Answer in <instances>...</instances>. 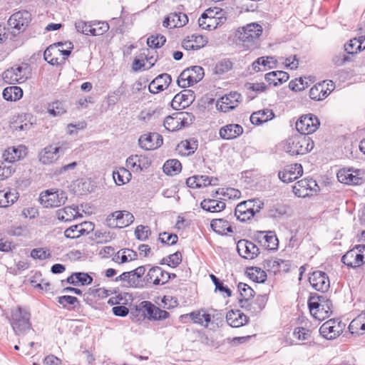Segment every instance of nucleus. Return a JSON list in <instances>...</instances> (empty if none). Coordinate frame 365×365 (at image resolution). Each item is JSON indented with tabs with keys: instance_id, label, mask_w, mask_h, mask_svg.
<instances>
[{
	"instance_id": "29",
	"label": "nucleus",
	"mask_w": 365,
	"mask_h": 365,
	"mask_svg": "<svg viewBox=\"0 0 365 365\" xmlns=\"http://www.w3.org/2000/svg\"><path fill=\"white\" fill-rule=\"evenodd\" d=\"M329 84L327 83V86ZM331 93V90L326 88L325 82L314 85L309 90V97L314 101H322L326 98Z\"/></svg>"
},
{
	"instance_id": "2",
	"label": "nucleus",
	"mask_w": 365,
	"mask_h": 365,
	"mask_svg": "<svg viewBox=\"0 0 365 365\" xmlns=\"http://www.w3.org/2000/svg\"><path fill=\"white\" fill-rule=\"evenodd\" d=\"M11 326L16 335H24L34 331L31 329L30 323V314L21 307L12 312Z\"/></svg>"
},
{
	"instance_id": "37",
	"label": "nucleus",
	"mask_w": 365,
	"mask_h": 365,
	"mask_svg": "<svg viewBox=\"0 0 365 365\" xmlns=\"http://www.w3.org/2000/svg\"><path fill=\"white\" fill-rule=\"evenodd\" d=\"M210 226L215 232L222 235L233 232L229 222L224 219L212 220Z\"/></svg>"
},
{
	"instance_id": "51",
	"label": "nucleus",
	"mask_w": 365,
	"mask_h": 365,
	"mask_svg": "<svg viewBox=\"0 0 365 365\" xmlns=\"http://www.w3.org/2000/svg\"><path fill=\"white\" fill-rule=\"evenodd\" d=\"M165 41L166 38L163 35L158 34L149 37L147 39V44L150 48L153 49L163 46Z\"/></svg>"
},
{
	"instance_id": "43",
	"label": "nucleus",
	"mask_w": 365,
	"mask_h": 365,
	"mask_svg": "<svg viewBox=\"0 0 365 365\" xmlns=\"http://www.w3.org/2000/svg\"><path fill=\"white\" fill-rule=\"evenodd\" d=\"M131 177L130 171L124 168H120L113 172V178L118 185H124L129 182Z\"/></svg>"
},
{
	"instance_id": "40",
	"label": "nucleus",
	"mask_w": 365,
	"mask_h": 365,
	"mask_svg": "<svg viewBox=\"0 0 365 365\" xmlns=\"http://www.w3.org/2000/svg\"><path fill=\"white\" fill-rule=\"evenodd\" d=\"M19 198V194L16 190H0V207H7Z\"/></svg>"
},
{
	"instance_id": "31",
	"label": "nucleus",
	"mask_w": 365,
	"mask_h": 365,
	"mask_svg": "<svg viewBox=\"0 0 365 365\" xmlns=\"http://www.w3.org/2000/svg\"><path fill=\"white\" fill-rule=\"evenodd\" d=\"M197 140L195 138H190L181 141L177 146V150L182 155H190L197 149Z\"/></svg>"
},
{
	"instance_id": "61",
	"label": "nucleus",
	"mask_w": 365,
	"mask_h": 365,
	"mask_svg": "<svg viewBox=\"0 0 365 365\" xmlns=\"http://www.w3.org/2000/svg\"><path fill=\"white\" fill-rule=\"evenodd\" d=\"M2 158L4 161L7 164H10L19 160V155H16L15 147L9 148L7 150H6L3 153Z\"/></svg>"
},
{
	"instance_id": "23",
	"label": "nucleus",
	"mask_w": 365,
	"mask_h": 365,
	"mask_svg": "<svg viewBox=\"0 0 365 365\" xmlns=\"http://www.w3.org/2000/svg\"><path fill=\"white\" fill-rule=\"evenodd\" d=\"M237 287L240 294V298H239L240 307L246 310H252V305L249 303V300L254 297V290L247 284L242 282H240Z\"/></svg>"
},
{
	"instance_id": "24",
	"label": "nucleus",
	"mask_w": 365,
	"mask_h": 365,
	"mask_svg": "<svg viewBox=\"0 0 365 365\" xmlns=\"http://www.w3.org/2000/svg\"><path fill=\"white\" fill-rule=\"evenodd\" d=\"M171 76L168 73H163L154 78L148 86L149 91L152 93H158L166 89L171 83Z\"/></svg>"
},
{
	"instance_id": "38",
	"label": "nucleus",
	"mask_w": 365,
	"mask_h": 365,
	"mask_svg": "<svg viewBox=\"0 0 365 365\" xmlns=\"http://www.w3.org/2000/svg\"><path fill=\"white\" fill-rule=\"evenodd\" d=\"M137 252L130 249H122L115 255L113 260L118 263H125L133 261L137 258Z\"/></svg>"
},
{
	"instance_id": "9",
	"label": "nucleus",
	"mask_w": 365,
	"mask_h": 365,
	"mask_svg": "<svg viewBox=\"0 0 365 365\" xmlns=\"http://www.w3.org/2000/svg\"><path fill=\"white\" fill-rule=\"evenodd\" d=\"M320 125L319 119L312 113L300 117L296 122V129L300 135H308L315 132Z\"/></svg>"
},
{
	"instance_id": "35",
	"label": "nucleus",
	"mask_w": 365,
	"mask_h": 365,
	"mask_svg": "<svg viewBox=\"0 0 365 365\" xmlns=\"http://www.w3.org/2000/svg\"><path fill=\"white\" fill-rule=\"evenodd\" d=\"M264 78L269 84L278 86L288 81L289 74L282 71H272L267 73Z\"/></svg>"
},
{
	"instance_id": "63",
	"label": "nucleus",
	"mask_w": 365,
	"mask_h": 365,
	"mask_svg": "<svg viewBox=\"0 0 365 365\" xmlns=\"http://www.w3.org/2000/svg\"><path fill=\"white\" fill-rule=\"evenodd\" d=\"M94 235L97 243H106L113 238V234L103 230H96Z\"/></svg>"
},
{
	"instance_id": "36",
	"label": "nucleus",
	"mask_w": 365,
	"mask_h": 365,
	"mask_svg": "<svg viewBox=\"0 0 365 365\" xmlns=\"http://www.w3.org/2000/svg\"><path fill=\"white\" fill-rule=\"evenodd\" d=\"M201 207L210 212H218L225 208V203L215 199H205L200 203Z\"/></svg>"
},
{
	"instance_id": "4",
	"label": "nucleus",
	"mask_w": 365,
	"mask_h": 365,
	"mask_svg": "<svg viewBox=\"0 0 365 365\" xmlns=\"http://www.w3.org/2000/svg\"><path fill=\"white\" fill-rule=\"evenodd\" d=\"M341 262L346 266L356 268L365 262V245H358L349 250L341 257Z\"/></svg>"
},
{
	"instance_id": "42",
	"label": "nucleus",
	"mask_w": 365,
	"mask_h": 365,
	"mask_svg": "<svg viewBox=\"0 0 365 365\" xmlns=\"http://www.w3.org/2000/svg\"><path fill=\"white\" fill-rule=\"evenodd\" d=\"M2 95L6 101H16L21 98L23 91L19 86H9L4 89Z\"/></svg>"
},
{
	"instance_id": "27",
	"label": "nucleus",
	"mask_w": 365,
	"mask_h": 365,
	"mask_svg": "<svg viewBox=\"0 0 365 365\" xmlns=\"http://www.w3.org/2000/svg\"><path fill=\"white\" fill-rule=\"evenodd\" d=\"M91 226V223H88L86 222L71 226L65 230V237L71 239L78 238L81 235L88 234V229L90 228L91 230H92Z\"/></svg>"
},
{
	"instance_id": "53",
	"label": "nucleus",
	"mask_w": 365,
	"mask_h": 365,
	"mask_svg": "<svg viewBox=\"0 0 365 365\" xmlns=\"http://www.w3.org/2000/svg\"><path fill=\"white\" fill-rule=\"evenodd\" d=\"M180 123V119L171 116L166 117L164 120V126L165 129L169 131H175L179 130L181 128Z\"/></svg>"
},
{
	"instance_id": "34",
	"label": "nucleus",
	"mask_w": 365,
	"mask_h": 365,
	"mask_svg": "<svg viewBox=\"0 0 365 365\" xmlns=\"http://www.w3.org/2000/svg\"><path fill=\"white\" fill-rule=\"evenodd\" d=\"M259 37V33H253V34L250 33H247L243 31L239 33V41L242 42V46L245 49H251L255 48L256 41L258 40Z\"/></svg>"
},
{
	"instance_id": "16",
	"label": "nucleus",
	"mask_w": 365,
	"mask_h": 365,
	"mask_svg": "<svg viewBox=\"0 0 365 365\" xmlns=\"http://www.w3.org/2000/svg\"><path fill=\"white\" fill-rule=\"evenodd\" d=\"M31 21V14L27 11H19L13 14L8 20V25L19 31H23Z\"/></svg>"
},
{
	"instance_id": "14",
	"label": "nucleus",
	"mask_w": 365,
	"mask_h": 365,
	"mask_svg": "<svg viewBox=\"0 0 365 365\" xmlns=\"http://www.w3.org/2000/svg\"><path fill=\"white\" fill-rule=\"evenodd\" d=\"M145 270V266H139L132 271L125 272L126 277L124 282L126 283V286L132 288H143L145 286V279L141 278Z\"/></svg>"
},
{
	"instance_id": "26",
	"label": "nucleus",
	"mask_w": 365,
	"mask_h": 365,
	"mask_svg": "<svg viewBox=\"0 0 365 365\" xmlns=\"http://www.w3.org/2000/svg\"><path fill=\"white\" fill-rule=\"evenodd\" d=\"M226 321L232 327H240L245 324L248 317L240 310H230L227 313Z\"/></svg>"
},
{
	"instance_id": "3",
	"label": "nucleus",
	"mask_w": 365,
	"mask_h": 365,
	"mask_svg": "<svg viewBox=\"0 0 365 365\" xmlns=\"http://www.w3.org/2000/svg\"><path fill=\"white\" fill-rule=\"evenodd\" d=\"M201 66H194L185 69L178 78V84L181 88H187L200 81L204 76Z\"/></svg>"
},
{
	"instance_id": "46",
	"label": "nucleus",
	"mask_w": 365,
	"mask_h": 365,
	"mask_svg": "<svg viewBox=\"0 0 365 365\" xmlns=\"http://www.w3.org/2000/svg\"><path fill=\"white\" fill-rule=\"evenodd\" d=\"M156 53L157 52L152 48H143L141 50L140 56L142 58L145 59L146 61L149 63V66L145 69H150L155 65V62L157 61V58L155 57Z\"/></svg>"
},
{
	"instance_id": "15",
	"label": "nucleus",
	"mask_w": 365,
	"mask_h": 365,
	"mask_svg": "<svg viewBox=\"0 0 365 365\" xmlns=\"http://www.w3.org/2000/svg\"><path fill=\"white\" fill-rule=\"evenodd\" d=\"M163 142L162 135L158 133L143 134L138 139L139 146L145 150H155L162 145Z\"/></svg>"
},
{
	"instance_id": "30",
	"label": "nucleus",
	"mask_w": 365,
	"mask_h": 365,
	"mask_svg": "<svg viewBox=\"0 0 365 365\" xmlns=\"http://www.w3.org/2000/svg\"><path fill=\"white\" fill-rule=\"evenodd\" d=\"M56 217L61 221H71L78 217H82L81 215L79 214L78 208L67 206L61 209H58L56 211Z\"/></svg>"
},
{
	"instance_id": "45",
	"label": "nucleus",
	"mask_w": 365,
	"mask_h": 365,
	"mask_svg": "<svg viewBox=\"0 0 365 365\" xmlns=\"http://www.w3.org/2000/svg\"><path fill=\"white\" fill-rule=\"evenodd\" d=\"M47 111L51 115L58 117L64 114L66 109L63 103L56 101L48 104Z\"/></svg>"
},
{
	"instance_id": "58",
	"label": "nucleus",
	"mask_w": 365,
	"mask_h": 365,
	"mask_svg": "<svg viewBox=\"0 0 365 365\" xmlns=\"http://www.w3.org/2000/svg\"><path fill=\"white\" fill-rule=\"evenodd\" d=\"M210 278L215 286V290L225 293L226 297L231 296L232 291L227 286H225L222 282L220 281L215 275L211 274Z\"/></svg>"
},
{
	"instance_id": "55",
	"label": "nucleus",
	"mask_w": 365,
	"mask_h": 365,
	"mask_svg": "<svg viewBox=\"0 0 365 365\" xmlns=\"http://www.w3.org/2000/svg\"><path fill=\"white\" fill-rule=\"evenodd\" d=\"M198 188L207 187L208 185H216L217 184V178H209L207 175H195Z\"/></svg>"
},
{
	"instance_id": "7",
	"label": "nucleus",
	"mask_w": 365,
	"mask_h": 365,
	"mask_svg": "<svg viewBox=\"0 0 365 365\" xmlns=\"http://www.w3.org/2000/svg\"><path fill=\"white\" fill-rule=\"evenodd\" d=\"M344 328V323L338 319H331L320 327L319 333L324 338L331 340L339 336Z\"/></svg>"
},
{
	"instance_id": "1",
	"label": "nucleus",
	"mask_w": 365,
	"mask_h": 365,
	"mask_svg": "<svg viewBox=\"0 0 365 365\" xmlns=\"http://www.w3.org/2000/svg\"><path fill=\"white\" fill-rule=\"evenodd\" d=\"M314 148V142L311 138L305 135H297L289 138L286 142L284 150L291 155H304Z\"/></svg>"
},
{
	"instance_id": "6",
	"label": "nucleus",
	"mask_w": 365,
	"mask_h": 365,
	"mask_svg": "<svg viewBox=\"0 0 365 365\" xmlns=\"http://www.w3.org/2000/svg\"><path fill=\"white\" fill-rule=\"evenodd\" d=\"M133 214L126 210H118L108 215L106 224L111 228H123L133 223Z\"/></svg>"
},
{
	"instance_id": "57",
	"label": "nucleus",
	"mask_w": 365,
	"mask_h": 365,
	"mask_svg": "<svg viewBox=\"0 0 365 365\" xmlns=\"http://www.w3.org/2000/svg\"><path fill=\"white\" fill-rule=\"evenodd\" d=\"M251 272L248 273L250 278L256 282H264L266 279L267 275L265 272L259 268L250 269Z\"/></svg>"
},
{
	"instance_id": "49",
	"label": "nucleus",
	"mask_w": 365,
	"mask_h": 365,
	"mask_svg": "<svg viewBox=\"0 0 365 365\" xmlns=\"http://www.w3.org/2000/svg\"><path fill=\"white\" fill-rule=\"evenodd\" d=\"M281 263H284V260L274 258H267L263 261V266L264 269H267V271H271L275 273L279 271Z\"/></svg>"
},
{
	"instance_id": "32",
	"label": "nucleus",
	"mask_w": 365,
	"mask_h": 365,
	"mask_svg": "<svg viewBox=\"0 0 365 365\" xmlns=\"http://www.w3.org/2000/svg\"><path fill=\"white\" fill-rule=\"evenodd\" d=\"M227 20L225 16H219L218 19H212L211 17L207 19H202L200 17L198 19L199 26L205 30L215 29L219 25L222 24Z\"/></svg>"
},
{
	"instance_id": "33",
	"label": "nucleus",
	"mask_w": 365,
	"mask_h": 365,
	"mask_svg": "<svg viewBox=\"0 0 365 365\" xmlns=\"http://www.w3.org/2000/svg\"><path fill=\"white\" fill-rule=\"evenodd\" d=\"M93 282V277L85 272H75L67 278V282L75 286L88 285Z\"/></svg>"
},
{
	"instance_id": "19",
	"label": "nucleus",
	"mask_w": 365,
	"mask_h": 365,
	"mask_svg": "<svg viewBox=\"0 0 365 365\" xmlns=\"http://www.w3.org/2000/svg\"><path fill=\"white\" fill-rule=\"evenodd\" d=\"M309 281L314 289L322 292L327 291L330 287L329 277L322 271L313 272L309 277Z\"/></svg>"
},
{
	"instance_id": "48",
	"label": "nucleus",
	"mask_w": 365,
	"mask_h": 365,
	"mask_svg": "<svg viewBox=\"0 0 365 365\" xmlns=\"http://www.w3.org/2000/svg\"><path fill=\"white\" fill-rule=\"evenodd\" d=\"M95 26H92L91 36H101L106 33L109 30V24L105 21H93Z\"/></svg>"
},
{
	"instance_id": "12",
	"label": "nucleus",
	"mask_w": 365,
	"mask_h": 365,
	"mask_svg": "<svg viewBox=\"0 0 365 365\" xmlns=\"http://www.w3.org/2000/svg\"><path fill=\"white\" fill-rule=\"evenodd\" d=\"M140 310L150 320H163L170 317L167 311L160 309L149 301H143L140 304Z\"/></svg>"
},
{
	"instance_id": "54",
	"label": "nucleus",
	"mask_w": 365,
	"mask_h": 365,
	"mask_svg": "<svg viewBox=\"0 0 365 365\" xmlns=\"http://www.w3.org/2000/svg\"><path fill=\"white\" fill-rule=\"evenodd\" d=\"M232 68V63L229 59H223L218 62L215 67V73L217 75L223 74Z\"/></svg>"
},
{
	"instance_id": "8",
	"label": "nucleus",
	"mask_w": 365,
	"mask_h": 365,
	"mask_svg": "<svg viewBox=\"0 0 365 365\" xmlns=\"http://www.w3.org/2000/svg\"><path fill=\"white\" fill-rule=\"evenodd\" d=\"M67 200L66 193L63 191L46 190L40 195L39 200L45 207H56L64 204Z\"/></svg>"
},
{
	"instance_id": "11",
	"label": "nucleus",
	"mask_w": 365,
	"mask_h": 365,
	"mask_svg": "<svg viewBox=\"0 0 365 365\" xmlns=\"http://www.w3.org/2000/svg\"><path fill=\"white\" fill-rule=\"evenodd\" d=\"M27 66L11 67L6 70L2 77L6 83H22L27 79Z\"/></svg>"
},
{
	"instance_id": "56",
	"label": "nucleus",
	"mask_w": 365,
	"mask_h": 365,
	"mask_svg": "<svg viewBox=\"0 0 365 365\" xmlns=\"http://www.w3.org/2000/svg\"><path fill=\"white\" fill-rule=\"evenodd\" d=\"M264 247L269 250H276L279 246L278 239L274 232L269 231Z\"/></svg>"
},
{
	"instance_id": "59",
	"label": "nucleus",
	"mask_w": 365,
	"mask_h": 365,
	"mask_svg": "<svg viewBox=\"0 0 365 365\" xmlns=\"http://www.w3.org/2000/svg\"><path fill=\"white\" fill-rule=\"evenodd\" d=\"M150 233L151 232L150 228L148 226L144 225H138L135 230L136 238L141 241H145Z\"/></svg>"
},
{
	"instance_id": "62",
	"label": "nucleus",
	"mask_w": 365,
	"mask_h": 365,
	"mask_svg": "<svg viewBox=\"0 0 365 365\" xmlns=\"http://www.w3.org/2000/svg\"><path fill=\"white\" fill-rule=\"evenodd\" d=\"M14 172L11 165H7L6 162H0V180L8 178Z\"/></svg>"
},
{
	"instance_id": "28",
	"label": "nucleus",
	"mask_w": 365,
	"mask_h": 365,
	"mask_svg": "<svg viewBox=\"0 0 365 365\" xmlns=\"http://www.w3.org/2000/svg\"><path fill=\"white\" fill-rule=\"evenodd\" d=\"M274 113L271 109H263L254 112L250 116V121L253 125H259L272 120Z\"/></svg>"
},
{
	"instance_id": "52",
	"label": "nucleus",
	"mask_w": 365,
	"mask_h": 365,
	"mask_svg": "<svg viewBox=\"0 0 365 365\" xmlns=\"http://www.w3.org/2000/svg\"><path fill=\"white\" fill-rule=\"evenodd\" d=\"M320 307L319 315L316 317V319L323 320L331 314L332 303L331 300L327 299L324 303H321Z\"/></svg>"
},
{
	"instance_id": "44",
	"label": "nucleus",
	"mask_w": 365,
	"mask_h": 365,
	"mask_svg": "<svg viewBox=\"0 0 365 365\" xmlns=\"http://www.w3.org/2000/svg\"><path fill=\"white\" fill-rule=\"evenodd\" d=\"M182 165L179 160L171 159L167 160L163 165V172L168 175H174L181 171Z\"/></svg>"
},
{
	"instance_id": "25",
	"label": "nucleus",
	"mask_w": 365,
	"mask_h": 365,
	"mask_svg": "<svg viewBox=\"0 0 365 365\" xmlns=\"http://www.w3.org/2000/svg\"><path fill=\"white\" fill-rule=\"evenodd\" d=\"M243 133V128L239 124H228L222 127L219 130L221 138L232 140Z\"/></svg>"
},
{
	"instance_id": "17",
	"label": "nucleus",
	"mask_w": 365,
	"mask_h": 365,
	"mask_svg": "<svg viewBox=\"0 0 365 365\" xmlns=\"http://www.w3.org/2000/svg\"><path fill=\"white\" fill-rule=\"evenodd\" d=\"M170 279V273L163 270L160 267H151L145 277V283H153L155 285L164 284Z\"/></svg>"
},
{
	"instance_id": "47",
	"label": "nucleus",
	"mask_w": 365,
	"mask_h": 365,
	"mask_svg": "<svg viewBox=\"0 0 365 365\" xmlns=\"http://www.w3.org/2000/svg\"><path fill=\"white\" fill-rule=\"evenodd\" d=\"M93 26H95L93 21H85L83 20H78L75 22V28L76 31L85 35L91 36V29Z\"/></svg>"
},
{
	"instance_id": "20",
	"label": "nucleus",
	"mask_w": 365,
	"mask_h": 365,
	"mask_svg": "<svg viewBox=\"0 0 365 365\" xmlns=\"http://www.w3.org/2000/svg\"><path fill=\"white\" fill-rule=\"evenodd\" d=\"M237 250L242 257L247 259H252L259 254V249L255 244L244 239L238 241Z\"/></svg>"
},
{
	"instance_id": "22",
	"label": "nucleus",
	"mask_w": 365,
	"mask_h": 365,
	"mask_svg": "<svg viewBox=\"0 0 365 365\" xmlns=\"http://www.w3.org/2000/svg\"><path fill=\"white\" fill-rule=\"evenodd\" d=\"M303 169L300 164L295 163L286 166L278 173L279 178L284 182L289 183L302 175Z\"/></svg>"
},
{
	"instance_id": "39",
	"label": "nucleus",
	"mask_w": 365,
	"mask_h": 365,
	"mask_svg": "<svg viewBox=\"0 0 365 365\" xmlns=\"http://www.w3.org/2000/svg\"><path fill=\"white\" fill-rule=\"evenodd\" d=\"M348 328L351 334H363L365 332V317L359 316L354 319Z\"/></svg>"
},
{
	"instance_id": "10",
	"label": "nucleus",
	"mask_w": 365,
	"mask_h": 365,
	"mask_svg": "<svg viewBox=\"0 0 365 365\" xmlns=\"http://www.w3.org/2000/svg\"><path fill=\"white\" fill-rule=\"evenodd\" d=\"M319 186L313 179H303L295 183L293 186V192L299 197H306L317 192Z\"/></svg>"
},
{
	"instance_id": "21",
	"label": "nucleus",
	"mask_w": 365,
	"mask_h": 365,
	"mask_svg": "<svg viewBox=\"0 0 365 365\" xmlns=\"http://www.w3.org/2000/svg\"><path fill=\"white\" fill-rule=\"evenodd\" d=\"M61 153H63V149L61 147L49 145L39 153V161L43 165H50L59 158Z\"/></svg>"
},
{
	"instance_id": "64",
	"label": "nucleus",
	"mask_w": 365,
	"mask_h": 365,
	"mask_svg": "<svg viewBox=\"0 0 365 365\" xmlns=\"http://www.w3.org/2000/svg\"><path fill=\"white\" fill-rule=\"evenodd\" d=\"M178 239V235L175 234L163 232L160 234L158 240L163 244L173 245L177 243Z\"/></svg>"
},
{
	"instance_id": "5",
	"label": "nucleus",
	"mask_w": 365,
	"mask_h": 365,
	"mask_svg": "<svg viewBox=\"0 0 365 365\" xmlns=\"http://www.w3.org/2000/svg\"><path fill=\"white\" fill-rule=\"evenodd\" d=\"M337 178L341 183L357 185L365 181V175L362 170L342 168L337 173Z\"/></svg>"
},
{
	"instance_id": "18",
	"label": "nucleus",
	"mask_w": 365,
	"mask_h": 365,
	"mask_svg": "<svg viewBox=\"0 0 365 365\" xmlns=\"http://www.w3.org/2000/svg\"><path fill=\"white\" fill-rule=\"evenodd\" d=\"M151 164L150 158L145 155H133L126 160V166L134 173L147 170Z\"/></svg>"
},
{
	"instance_id": "13",
	"label": "nucleus",
	"mask_w": 365,
	"mask_h": 365,
	"mask_svg": "<svg viewBox=\"0 0 365 365\" xmlns=\"http://www.w3.org/2000/svg\"><path fill=\"white\" fill-rule=\"evenodd\" d=\"M241 99L242 96L240 93L232 91L221 97L220 100L217 102L216 106L218 110L227 113L237 108Z\"/></svg>"
},
{
	"instance_id": "50",
	"label": "nucleus",
	"mask_w": 365,
	"mask_h": 365,
	"mask_svg": "<svg viewBox=\"0 0 365 365\" xmlns=\"http://www.w3.org/2000/svg\"><path fill=\"white\" fill-rule=\"evenodd\" d=\"M319 297L315 295H312L308 302L309 312L316 319V317L319 315L321 303L319 302Z\"/></svg>"
},
{
	"instance_id": "41",
	"label": "nucleus",
	"mask_w": 365,
	"mask_h": 365,
	"mask_svg": "<svg viewBox=\"0 0 365 365\" xmlns=\"http://www.w3.org/2000/svg\"><path fill=\"white\" fill-rule=\"evenodd\" d=\"M188 316L194 323L201 325L203 324V322H205V325L207 326L208 323H210L211 321L210 314L205 313L204 310L195 311L190 313L189 314L182 315L181 317L183 318Z\"/></svg>"
},
{
	"instance_id": "60",
	"label": "nucleus",
	"mask_w": 365,
	"mask_h": 365,
	"mask_svg": "<svg viewBox=\"0 0 365 365\" xmlns=\"http://www.w3.org/2000/svg\"><path fill=\"white\" fill-rule=\"evenodd\" d=\"M344 50L347 54L356 53L359 51H361V43L357 41V38H353L344 45Z\"/></svg>"
}]
</instances>
